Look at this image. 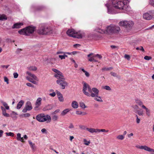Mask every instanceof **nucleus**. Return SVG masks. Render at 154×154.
Returning <instances> with one entry per match:
<instances>
[{
  "instance_id": "8fccbe9b",
  "label": "nucleus",
  "mask_w": 154,
  "mask_h": 154,
  "mask_svg": "<svg viewBox=\"0 0 154 154\" xmlns=\"http://www.w3.org/2000/svg\"><path fill=\"white\" fill-rule=\"evenodd\" d=\"M24 117H29L30 116V114L29 113H26L23 114Z\"/></svg>"
},
{
  "instance_id": "2eb2a0df",
  "label": "nucleus",
  "mask_w": 154,
  "mask_h": 154,
  "mask_svg": "<svg viewBox=\"0 0 154 154\" xmlns=\"http://www.w3.org/2000/svg\"><path fill=\"white\" fill-rule=\"evenodd\" d=\"M56 92L59 100L60 102H63L64 99L61 93L57 90H56Z\"/></svg>"
},
{
  "instance_id": "0e129e2a",
  "label": "nucleus",
  "mask_w": 154,
  "mask_h": 154,
  "mask_svg": "<svg viewBox=\"0 0 154 154\" xmlns=\"http://www.w3.org/2000/svg\"><path fill=\"white\" fill-rule=\"evenodd\" d=\"M59 57L60 58L61 60L65 59V57L63 55H59Z\"/></svg>"
},
{
  "instance_id": "338daca9",
  "label": "nucleus",
  "mask_w": 154,
  "mask_h": 154,
  "mask_svg": "<svg viewBox=\"0 0 154 154\" xmlns=\"http://www.w3.org/2000/svg\"><path fill=\"white\" fill-rule=\"evenodd\" d=\"M32 77L33 78V79L35 80H37V77L34 74H33V75H32Z\"/></svg>"
},
{
  "instance_id": "a18cd8bd",
  "label": "nucleus",
  "mask_w": 154,
  "mask_h": 154,
  "mask_svg": "<svg viewBox=\"0 0 154 154\" xmlns=\"http://www.w3.org/2000/svg\"><path fill=\"white\" fill-rule=\"evenodd\" d=\"M108 130H106L104 129H98V131L97 132H108Z\"/></svg>"
},
{
  "instance_id": "c9c22d12",
  "label": "nucleus",
  "mask_w": 154,
  "mask_h": 154,
  "mask_svg": "<svg viewBox=\"0 0 154 154\" xmlns=\"http://www.w3.org/2000/svg\"><path fill=\"white\" fill-rule=\"evenodd\" d=\"M80 106L83 108L84 109L86 108V106H85V103L83 102H81L79 103Z\"/></svg>"
},
{
  "instance_id": "20e7f679",
  "label": "nucleus",
  "mask_w": 154,
  "mask_h": 154,
  "mask_svg": "<svg viewBox=\"0 0 154 154\" xmlns=\"http://www.w3.org/2000/svg\"><path fill=\"white\" fill-rule=\"evenodd\" d=\"M35 30V28L34 27L28 26L19 30L18 32L21 35H29L33 33Z\"/></svg>"
},
{
  "instance_id": "680f3d73",
  "label": "nucleus",
  "mask_w": 154,
  "mask_h": 154,
  "mask_svg": "<svg viewBox=\"0 0 154 154\" xmlns=\"http://www.w3.org/2000/svg\"><path fill=\"white\" fill-rule=\"evenodd\" d=\"M132 108L134 109H138V106L137 105H135L132 106Z\"/></svg>"
},
{
  "instance_id": "09e8293b",
  "label": "nucleus",
  "mask_w": 154,
  "mask_h": 154,
  "mask_svg": "<svg viewBox=\"0 0 154 154\" xmlns=\"http://www.w3.org/2000/svg\"><path fill=\"white\" fill-rule=\"evenodd\" d=\"M136 49L137 50H140L143 52L144 51V48L142 46H140V48L137 47Z\"/></svg>"
},
{
  "instance_id": "bb28decb",
  "label": "nucleus",
  "mask_w": 154,
  "mask_h": 154,
  "mask_svg": "<svg viewBox=\"0 0 154 154\" xmlns=\"http://www.w3.org/2000/svg\"><path fill=\"white\" fill-rule=\"evenodd\" d=\"M27 69L30 71H36L37 69V68L35 66H30L27 67Z\"/></svg>"
},
{
  "instance_id": "3c124183",
  "label": "nucleus",
  "mask_w": 154,
  "mask_h": 154,
  "mask_svg": "<svg viewBox=\"0 0 154 154\" xmlns=\"http://www.w3.org/2000/svg\"><path fill=\"white\" fill-rule=\"evenodd\" d=\"M4 80L5 82L7 83V84H9L8 79L5 76L4 77Z\"/></svg>"
},
{
  "instance_id": "5fc2aeb1",
  "label": "nucleus",
  "mask_w": 154,
  "mask_h": 154,
  "mask_svg": "<svg viewBox=\"0 0 154 154\" xmlns=\"http://www.w3.org/2000/svg\"><path fill=\"white\" fill-rule=\"evenodd\" d=\"M149 3L151 5L154 6V0H150Z\"/></svg>"
},
{
  "instance_id": "423d86ee",
  "label": "nucleus",
  "mask_w": 154,
  "mask_h": 154,
  "mask_svg": "<svg viewBox=\"0 0 154 154\" xmlns=\"http://www.w3.org/2000/svg\"><path fill=\"white\" fill-rule=\"evenodd\" d=\"M51 31V28L44 25H41L38 30V33L40 35H45L49 33Z\"/></svg>"
},
{
  "instance_id": "473e14b6",
  "label": "nucleus",
  "mask_w": 154,
  "mask_h": 154,
  "mask_svg": "<svg viewBox=\"0 0 154 154\" xmlns=\"http://www.w3.org/2000/svg\"><path fill=\"white\" fill-rule=\"evenodd\" d=\"M28 142L29 144H30V146L31 147V148H32V150H34L35 149V144L33 143L31 141L29 140Z\"/></svg>"
},
{
  "instance_id": "c03bdc74",
  "label": "nucleus",
  "mask_w": 154,
  "mask_h": 154,
  "mask_svg": "<svg viewBox=\"0 0 154 154\" xmlns=\"http://www.w3.org/2000/svg\"><path fill=\"white\" fill-rule=\"evenodd\" d=\"M6 134L8 136H11V137H13L14 136V134L13 133L10 132H6Z\"/></svg>"
},
{
  "instance_id": "a878e982",
  "label": "nucleus",
  "mask_w": 154,
  "mask_h": 154,
  "mask_svg": "<svg viewBox=\"0 0 154 154\" xmlns=\"http://www.w3.org/2000/svg\"><path fill=\"white\" fill-rule=\"evenodd\" d=\"M70 109H66L64 110L61 113V115L62 116H64L66 115L69 111Z\"/></svg>"
},
{
  "instance_id": "5701e85b",
  "label": "nucleus",
  "mask_w": 154,
  "mask_h": 154,
  "mask_svg": "<svg viewBox=\"0 0 154 154\" xmlns=\"http://www.w3.org/2000/svg\"><path fill=\"white\" fill-rule=\"evenodd\" d=\"M143 109H145L146 115L148 116H149L150 115V110L147 108L145 106H143Z\"/></svg>"
},
{
  "instance_id": "79ce46f5",
  "label": "nucleus",
  "mask_w": 154,
  "mask_h": 154,
  "mask_svg": "<svg viewBox=\"0 0 154 154\" xmlns=\"http://www.w3.org/2000/svg\"><path fill=\"white\" fill-rule=\"evenodd\" d=\"M79 128L83 130H86V128H86L85 126L84 125H80L79 126Z\"/></svg>"
},
{
  "instance_id": "4be33fe9",
  "label": "nucleus",
  "mask_w": 154,
  "mask_h": 154,
  "mask_svg": "<svg viewBox=\"0 0 154 154\" xmlns=\"http://www.w3.org/2000/svg\"><path fill=\"white\" fill-rule=\"evenodd\" d=\"M24 103V102L23 100H21L20 101L19 103H18L17 106V109H20L22 106L23 105Z\"/></svg>"
},
{
  "instance_id": "13d9d810",
  "label": "nucleus",
  "mask_w": 154,
  "mask_h": 154,
  "mask_svg": "<svg viewBox=\"0 0 154 154\" xmlns=\"http://www.w3.org/2000/svg\"><path fill=\"white\" fill-rule=\"evenodd\" d=\"M125 57L128 60H129L130 59V57L129 55L128 54H125Z\"/></svg>"
},
{
  "instance_id": "2f4dec72",
  "label": "nucleus",
  "mask_w": 154,
  "mask_h": 154,
  "mask_svg": "<svg viewBox=\"0 0 154 154\" xmlns=\"http://www.w3.org/2000/svg\"><path fill=\"white\" fill-rule=\"evenodd\" d=\"M7 19V17L4 14H2V15H0V20H6Z\"/></svg>"
},
{
  "instance_id": "9d476101",
  "label": "nucleus",
  "mask_w": 154,
  "mask_h": 154,
  "mask_svg": "<svg viewBox=\"0 0 154 154\" xmlns=\"http://www.w3.org/2000/svg\"><path fill=\"white\" fill-rule=\"evenodd\" d=\"M91 93L90 96L92 97H94L95 96L98 95L99 91L97 88H93L92 89V92Z\"/></svg>"
},
{
  "instance_id": "37998d69",
  "label": "nucleus",
  "mask_w": 154,
  "mask_h": 154,
  "mask_svg": "<svg viewBox=\"0 0 154 154\" xmlns=\"http://www.w3.org/2000/svg\"><path fill=\"white\" fill-rule=\"evenodd\" d=\"M112 69V67H110L109 68L104 67L102 69L103 71H108L109 70Z\"/></svg>"
},
{
  "instance_id": "0eeeda50",
  "label": "nucleus",
  "mask_w": 154,
  "mask_h": 154,
  "mask_svg": "<svg viewBox=\"0 0 154 154\" xmlns=\"http://www.w3.org/2000/svg\"><path fill=\"white\" fill-rule=\"evenodd\" d=\"M144 19L146 20H150L154 17V11L151 10L144 13L143 15Z\"/></svg>"
},
{
  "instance_id": "a211bd4d",
  "label": "nucleus",
  "mask_w": 154,
  "mask_h": 154,
  "mask_svg": "<svg viewBox=\"0 0 154 154\" xmlns=\"http://www.w3.org/2000/svg\"><path fill=\"white\" fill-rule=\"evenodd\" d=\"M135 102L136 104H137L140 106L142 108L143 106H145L143 105V102L140 100L138 99H135Z\"/></svg>"
},
{
  "instance_id": "7ed1b4c3",
  "label": "nucleus",
  "mask_w": 154,
  "mask_h": 154,
  "mask_svg": "<svg viewBox=\"0 0 154 154\" xmlns=\"http://www.w3.org/2000/svg\"><path fill=\"white\" fill-rule=\"evenodd\" d=\"M67 35L70 37L78 38H81L85 36L84 32L80 31L77 32L73 29H69L66 32Z\"/></svg>"
},
{
  "instance_id": "aec40b11",
  "label": "nucleus",
  "mask_w": 154,
  "mask_h": 154,
  "mask_svg": "<svg viewBox=\"0 0 154 154\" xmlns=\"http://www.w3.org/2000/svg\"><path fill=\"white\" fill-rule=\"evenodd\" d=\"M86 130L88 131L91 133H97L98 129H95L94 128H86Z\"/></svg>"
},
{
  "instance_id": "39448f33",
  "label": "nucleus",
  "mask_w": 154,
  "mask_h": 154,
  "mask_svg": "<svg viewBox=\"0 0 154 154\" xmlns=\"http://www.w3.org/2000/svg\"><path fill=\"white\" fill-rule=\"evenodd\" d=\"M36 119L40 122H43L46 121L49 122L51 121V118L50 116L48 115H45L44 114H41L38 115L36 117Z\"/></svg>"
},
{
  "instance_id": "58836bf2",
  "label": "nucleus",
  "mask_w": 154,
  "mask_h": 154,
  "mask_svg": "<svg viewBox=\"0 0 154 154\" xmlns=\"http://www.w3.org/2000/svg\"><path fill=\"white\" fill-rule=\"evenodd\" d=\"M103 88L108 91H110L111 90L110 88L108 85H106L103 87Z\"/></svg>"
},
{
  "instance_id": "6ab92c4d",
  "label": "nucleus",
  "mask_w": 154,
  "mask_h": 154,
  "mask_svg": "<svg viewBox=\"0 0 154 154\" xmlns=\"http://www.w3.org/2000/svg\"><path fill=\"white\" fill-rule=\"evenodd\" d=\"M128 21L122 20L120 21L119 23L120 26H123L127 27V24Z\"/></svg>"
},
{
  "instance_id": "393cba45",
  "label": "nucleus",
  "mask_w": 154,
  "mask_h": 154,
  "mask_svg": "<svg viewBox=\"0 0 154 154\" xmlns=\"http://www.w3.org/2000/svg\"><path fill=\"white\" fill-rule=\"evenodd\" d=\"M16 139L17 140L20 141L22 142H24L23 137H21V134L20 133H18L17 134Z\"/></svg>"
},
{
  "instance_id": "cd10ccee",
  "label": "nucleus",
  "mask_w": 154,
  "mask_h": 154,
  "mask_svg": "<svg viewBox=\"0 0 154 154\" xmlns=\"http://www.w3.org/2000/svg\"><path fill=\"white\" fill-rule=\"evenodd\" d=\"M94 98V100L99 102H102L103 101L100 96H98V95L95 96Z\"/></svg>"
},
{
  "instance_id": "6e6552de",
  "label": "nucleus",
  "mask_w": 154,
  "mask_h": 154,
  "mask_svg": "<svg viewBox=\"0 0 154 154\" xmlns=\"http://www.w3.org/2000/svg\"><path fill=\"white\" fill-rule=\"evenodd\" d=\"M87 88L88 91L91 93L92 92V89L90 86L86 83H85L83 86V92L85 95L88 97H90V94L88 92L86 91Z\"/></svg>"
},
{
  "instance_id": "ea45409f",
  "label": "nucleus",
  "mask_w": 154,
  "mask_h": 154,
  "mask_svg": "<svg viewBox=\"0 0 154 154\" xmlns=\"http://www.w3.org/2000/svg\"><path fill=\"white\" fill-rule=\"evenodd\" d=\"M116 138L119 140H123L124 138V137L123 135H119Z\"/></svg>"
},
{
  "instance_id": "b1692460",
  "label": "nucleus",
  "mask_w": 154,
  "mask_h": 154,
  "mask_svg": "<svg viewBox=\"0 0 154 154\" xmlns=\"http://www.w3.org/2000/svg\"><path fill=\"white\" fill-rule=\"evenodd\" d=\"M127 24V27L126 28H131L134 25V23L132 21H128Z\"/></svg>"
},
{
  "instance_id": "1a4fd4ad",
  "label": "nucleus",
  "mask_w": 154,
  "mask_h": 154,
  "mask_svg": "<svg viewBox=\"0 0 154 154\" xmlns=\"http://www.w3.org/2000/svg\"><path fill=\"white\" fill-rule=\"evenodd\" d=\"M65 80V79H57L56 81L57 84L59 85L63 89H65V87L68 85V83Z\"/></svg>"
},
{
  "instance_id": "412c9836",
  "label": "nucleus",
  "mask_w": 154,
  "mask_h": 154,
  "mask_svg": "<svg viewBox=\"0 0 154 154\" xmlns=\"http://www.w3.org/2000/svg\"><path fill=\"white\" fill-rule=\"evenodd\" d=\"M53 108L52 106L51 105H48L45 106L43 109L44 111H46L51 109Z\"/></svg>"
},
{
  "instance_id": "72a5a7b5",
  "label": "nucleus",
  "mask_w": 154,
  "mask_h": 154,
  "mask_svg": "<svg viewBox=\"0 0 154 154\" xmlns=\"http://www.w3.org/2000/svg\"><path fill=\"white\" fill-rule=\"evenodd\" d=\"M26 79L30 82L34 84H36L37 82L36 81H34L32 79H30L29 77L27 76L26 77Z\"/></svg>"
},
{
  "instance_id": "f257e3e1",
  "label": "nucleus",
  "mask_w": 154,
  "mask_h": 154,
  "mask_svg": "<svg viewBox=\"0 0 154 154\" xmlns=\"http://www.w3.org/2000/svg\"><path fill=\"white\" fill-rule=\"evenodd\" d=\"M95 30L101 34H109L118 33L120 30V28L117 26L111 25L106 27V30L100 29H96Z\"/></svg>"
},
{
  "instance_id": "c85d7f7f",
  "label": "nucleus",
  "mask_w": 154,
  "mask_h": 154,
  "mask_svg": "<svg viewBox=\"0 0 154 154\" xmlns=\"http://www.w3.org/2000/svg\"><path fill=\"white\" fill-rule=\"evenodd\" d=\"M72 106L74 108H77L78 107V105L77 102L75 101H73L72 103Z\"/></svg>"
},
{
  "instance_id": "c756f323",
  "label": "nucleus",
  "mask_w": 154,
  "mask_h": 154,
  "mask_svg": "<svg viewBox=\"0 0 154 154\" xmlns=\"http://www.w3.org/2000/svg\"><path fill=\"white\" fill-rule=\"evenodd\" d=\"M137 147L141 149H144L145 150L147 151H148V149L149 148V147H148L146 146H141L138 147L137 146Z\"/></svg>"
},
{
  "instance_id": "603ef678",
  "label": "nucleus",
  "mask_w": 154,
  "mask_h": 154,
  "mask_svg": "<svg viewBox=\"0 0 154 154\" xmlns=\"http://www.w3.org/2000/svg\"><path fill=\"white\" fill-rule=\"evenodd\" d=\"M26 85L29 87H32L33 88L34 87V85L31 83H26Z\"/></svg>"
},
{
  "instance_id": "49530a36",
  "label": "nucleus",
  "mask_w": 154,
  "mask_h": 154,
  "mask_svg": "<svg viewBox=\"0 0 154 154\" xmlns=\"http://www.w3.org/2000/svg\"><path fill=\"white\" fill-rule=\"evenodd\" d=\"M52 70L53 72H55L56 73L55 74H57L60 72V71H59L57 69H54V68L52 69Z\"/></svg>"
},
{
  "instance_id": "774afa93",
  "label": "nucleus",
  "mask_w": 154,
  "mask_h": 154,
  "mask_svg": "<svg viewBox=\"0 0 154 154\" xmlns=\"http://www.w3.org/2000/svg\"><path fill=\"white\" fill-rule=\"evenodd\" d=\"M27 111H28V110L25 107V108L22 110V112H23L25 113Z\"/></svg>"
},
{
  "instance_id": "e2e57ef3",
  "label": "nucleus",
  "mask_w": 154,
  "mask_h": 154,
  "mask_svg": "<svg viewBox=\"0 0 154 154\" xmlns=\"http://www.w3.org/2000/svg\"><path fill=\"white\" fill-rule=\"evenodd\" d=\"M41 131L43 133H47V131L45 128L42 129L41 130Z\"/></svg>"
},
{
  "instance_id": "4c0bfd02",
  "label": "nucleus",
  "mask_w": 154,
  "mask_h": 154,
  "mask_svg": "<svg viewBox=\"0 0 154 154\" xmlns=\"http://www.w3.org/2000/svg\"><path fill=\"white\" fill-rule=\"evenodd\" d=\"M58 116H57L54 115L52 117V119L54 121H56L57 120Z\"/></svg>"
},
{
  "instance_id": "ddd939ff",
  "label": "nucleus",
  "mask_w": 154,
  "mask_h": 154,
  "mask_svg": "<svg viewBox=\"0 0 154 154\" xmlns=\"http://www.w3.org/2000/svg\"><path fill=\"white\" fill-rule=\"evenodd\" d=\"M42 99L40 97H38L37 98L36 100V102L35 103L36 107L35 108V110H36V109L41 104V101Z\"/></svg>"
},
{
  "instance_id": "bf43d9fd",
  "label": "nucleus",
  "mask_w": 154,
  "mask_h": 154,
  "mask_svg": "<svg viewBox=\"0 0 154 154\" xmlns=\"http://www.w3.org/2000/svg\"><path fill=\"white\" fill-rule=\"evenodd\" d=\"M49 95L51 97H54L56 95V93L55 92H53L49 94Z\"/></svg>"
},
{
  "instance_id": "f704fd0d",
  "label": "nucleus",
  "mask_w": 154,
  "mask_h": 154,
  "mask_svg": "<svg viewBox=\"0 0 154 154\" xmlns=\"http://www.w3.org/2000/svg\"><path fill=\"white\" fill-rule=\"evenodd\" d=\"M135 112L137 113L140 116H143V111H140L138 110H136Z\"/></svg>"
},
{
  "instance_id": "4468645a",
  "label": "nucleus",
  "mask_w": 154,
  "mask_h": 154,
  "mask_svg": "<svg viewBox=\"0 0 154 154\" xmlns=\"http://www.w3.org/2000/svg\"><path fill=\"white\" fill-rule=\"evenodd\" d=\"M23 23H14L12 26V28L14 29H19L21 27V26L23 25Z\"/></svg>"
},
{
  "instance_id": "69168bd1",
  "label": "nucleus",
  "mask_w": 154,
  "mask_h": 154,
  "mask_svg": "<svg viewBox=\"0 0 154 154\" xmlns=\"http://www.w3.org/2000/svg\"><path fill=\"white\" fill-rule=\"evenodd\" d=\"M148 151L151 152H154V149H152L149 147Z\"/></svg>"
},
{
  "instance_id": "f03ea898",
  "label": "nucleus",
  "mask_w": 154,
  "mask_h": 154,
  "mask_svg": "<svg viewBox=\"0 0 154 154\" xmlns=\"http://www.w3.org/2000/svg\"><path fill=\"white\" fill-rule=\"evenodd\" d=\"M128 0H112L114 8L119 10H127L128 6L126 5Z\"/></svg>"
},
{
  "instance_id": "f3484780",
  "label": "nucleus",
  "mask_w": 154,
  "mask_h": 154,
  "mask_svg": "<svg viewBox=\"0 0 154 154\" xmlns=\"http://www.w3.org/2000/svg\"><path fill=\"white\" fill-rule=\"evenodd\" d=\"M25 107L28 110V111L31 110L32 108L31 103L29 101L26 102Z\"/></svg>"
},
{
  "instance_id": "de8ad7c7",
  "label": "nucleus",
  "mask_w": 154,
  "mask_h": 154,
  "mask_svg": "<svg viewBox=\"0 0 154 154\" xmlns=\"http://www.w3.org/2000/svg\"><path fill=\"white\" fill-rule=\"evenodd\" d=\"M151 59L152 57L150 56H146L144 57V59L147 60H151Z\"/></svg>"
},
{
  "instance_id": "6e6d98bb",
  "label": "nucleus",
  "mask_w": 154,
  "mask_h": 154,
  "mask_svg": "<svg viewBox=\"0 0 154 154\" xmlns=\"http://www.w3.org/2000/svg\"><path fill=\"white\" fill-rule=\"evenodd\" d=\"M110 74L112 75V76H114V77H117V75L116 74V73L113 72H110Z\"/></svg>"
},
{
  "instance_id": "9b49d317",
  "label": "nucleus",
  "mask_w": 154,
  "mask_h": 154,
  "mask_svg": "<svg viewBox=\"0 0 154 154\" xmlns=\"http://www.w3.org/2000/svg\"><path fill=\"white\" fill-rule=\"evenodd\" d=\"M105 5L107 8L108 13L112 14L116 13V12L114 11L113 7H110V5L109 3L106 4Z\"/></svg>"
},
{
  "instance_id": "f8f14e48",
  "label": "nucleus",
  "mask_w": 154,
  "mask_h": 154,
  "mask_svg": "<svg viewBox=\"0 0 154 154\" xmlns=\"http://www.w3.org/2000/svg\"><path fill=\"white\" fill-rule=\"evenodd\" d=\"M54 76L58 79H65L63 73L60 72L57 74H55Z\"/></svg>"
},
{
  "instance_id": "4d7b16f0",
  "label": "nucleus",
  "mask_w": 154,
  "mask_h": 154,
  "mask_svg": "<svg viewBox=\"0 0 154 154\" xmlns=\"http://www.w3.org/2000/svg\"><path fill=\"white\" fill-rule=\"evenodd\" d=\"M74 128V125L72 124V123H70L69 124V129H72Z\"/></svg>"
},
{
  "instance_id": "e433bc0d",
  "label": "nucleus",
  "mask_w": 154,
  "mask_h": 154,
  "mask_svg": "<svg viewBox=\"0 0 154 154\" xmlns=\"http://www.w3.org/2000/svg\"><path fill=\"white\" fill-rule=\"evenodd\" d=\"M76 114L77 115H81L82 114L83 115H86L87 113L85 112H82L81 111H76Z\"/></svg>"
},
{
  "instance_id": "dca6fc26",
  "label": "nucleus",
  "mask_w": 154,
  "mask_h": 154,
  "mask_svg": "<svg viewBox=\"0 0 154 154\" xmlns=\"http://www.w3.org/2000/svg\"><path fill=\"white\" fill-rule=\"evenodd\" d=\"M1 108L2 111V114L3 116L6 117H8L10 116V115L6 113V111L5 109L3 106H1Z\"/></svg>"
},
{
  "instance_id": "7c9ffc66",
  "label": "nucleus",
  "mask_w": 154,
  "mask_h": 154,
  "mask_svg": "<svg viewBox=\"0 0 154 154\" xmlns=\"http://www.w3.org/2000/svg\"><path fill=\"white\" fill-rule=\"evenodd\" d=\"M1 103L3 104V105L5 107V109L7 110H9V107L8 106L7 104L5 102L3 101H1Z\"/></svg>"
},
{
  "instance_id": "052dcab7",
  "label": "nucleus",
  "mask_w": 154,
  "mask_h": 154,
  "mask_svg": "<svg viewBox=\"0 0 154 154\" xmlns=\"http://www.w3.org/2000/svg\"><path fill=\"white\" fill-rule=\"evenodd\" d=\"M26 74L30 76L31 77H32V75H33V74L31 73L29 71H27L26 72Z\"/></svg>"
},
{
  "instance_id": "a19ab883",
  "label": "nucleus",
  "mask_w": 154,
  "mask_h": 154,
  "mask_svg": "<svg viewBox=\"0 0 154 154\" xmlns=\"http://www.w3.org/2000/svg\"><path fill=\"white\" fill-rule=\"evenodd\" d=\"M84 144L86 145H88L90 143V141H88L86 139H84Z\"/></svg>"
},
{
  "instance_id": "864d4df0",
  "label": "nucleus",
  "mask_w": 154,
  "mask_h": 154,
  "mask_svg": "<svg viewBox=\"0 0 154 154\" xmlns=\"http://www.w3.org/2000/svg\"><path fill=\"white\" fill-rule=\"evenodd\" d=\"M14 77V78H17L18 76V74L17 72H14L13 73Z\"/></svg>"
}]
</instances>
